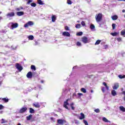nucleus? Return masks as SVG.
<instances>
[{
    "mask_svg": "<svg viewBox=\"0 0 125 125\" xmlns=\"http://www.w3.org/2000/svg\"><path fill=\"white\" fill-rule=\"evenodd\" d=\"M33 2V0H28L27 1V4H29V3H31V2Z\"/></svg>",
    "mask_w": 125,
    "mask_h": 125,
    "instance_id": "nucleus-49",
    "label": "nucleus"
},
{
    "mask_svg": "<svg viewBox=\"0 0 125 125\" xmlns=\"http://www.w3.org/2000/svg\"><path fill=\"white\" fill-rule=\"evenodd\" d=\"M121 36H125V29H124V30H122L121 32Z\"/></svg>",
    "mask_w": 125,
    "mask_h": 125,
    "instance_id": "nucleus-35",
    "label": "nucleus"
},
{
    "mask_svg": "<svg viewBox=\"0 0 125 125\" xmlns=\"http://www.w3.org/2000/svg\"><path fill=\"white\" fill-rule=\"evenodd\" d=\"M28 38L30 41H33L34 40V36L33 35H30Z\"/></svg>",
    "mask_w": 125,
    "mask_h": 125,
    "instance_id": "nucleus-27",
    "label": "nucleus"
},
{
    "mask_svg": "<svg viewBox=\"0 0 125 125\" xmlns=\"http://www.w3.org/2000/svg\"><path fill=\"white\" fill-rule=\"evenodd\" d=\"M93 91H92V90H91V92H93Z\"/></svg>",
    "mask_w": 125,
    "mask_h": 125,
    "instance_id": "nucleus-64",
    "label": "nucleus"
},
{
    "mask_svg": "<svg viewBox=\"0 0 125 125\" xmlns=\"http://www.w3.org/2000/svg\"><path fill=\"white\" fill-rule=\"evenodd\" d=\"M95 113H100V110L99 108H97L94 110Z\"/></svg>",
    "mask_w": 125,
    "mask_h": 125,
    "instance_id": "nucleus-40",
    "label": "nucleus"
},
{
    "mask_svg": "<svg viewBox=\"0 0 125 125\" xmlns=\"http://www.w3.org/2000/svg\"><path fill=\"white\" fill-rule=\"evenodd\" d=\"M90 28L91 30H94V29H95V26H94V24H91L90 26Z\"/></svg>",
    "mask_w": 125,
    "mask_h": 125,
    "instance_id": "nucleus-31",
    "label": "nucleus"
},
{
    "mask_svg": "<svg viewBox=\"0 0 125 125\" xmlns=\"http://www.w3.org/2000/svg\"><path fill=\"white\" fill-rule=\"evenodd\" d=\"M83 122L85 125H88V123H87V121H86V120H83Z\"/></svg>",
    "mask_w": 125,
    "mask_h": 125,
    "instance_id": "nucleus-42",
    "label": "nucleus"
},
{
    "mask_svg": "<svg viewBox=\"0 0 125 125\" xmlns=\"http://www.w3.org/2000/svg\"><path fill=\"white\" fill-rule=\"evenodd\" d=\"M80 115L81 116L79 117V120H83V119H85V116H84V114L83 113H81Z\"/></svg>",
    "mask_w": 125,
    "mask_h": 125,
    "instance_id": "nucleus-16",
    "label": "nucleus"
},
{
    "mask_svg": "<svg viewBox=\"0 0 125 125\" xmlns=\"http://www.w3.org/2000/svg\"><path fill=\"white\" fill-rule=\"evenodd\" d=\"M122 12L125 13V9L123 10Z\"/></svg>",
    "mask_w": 125,
    "mask_h": 125,
    "instance_id": "nucleus-57",
    "label": "nucleus"
},
{
    "mask_svg": "<svg viewBox=\"0 0 125 125\" xmlns=\"http://www.w3.org/2000/svg\"><path fill=\"white\" fill-rule=\"evenodd\" d=\"M31 70H34V71H36V66L34 65H32L31 66Z\"/></svg>",
    "mask_w": 125,
    "mask_h": 125,
    "instance_id": "nucleus-33",
    "label": "nucleus"
},
{
    "mask_svg": "<svg viewBox=\"0 0 125 125\" xmlns=\"http://www.w3.org/2000/svg\"><path fill=\"white\" fill-rule=\"evenodd\" d=\"M77 23H80V21H78Z\"/></svg>",
    "mask_w": 125,
    "mask_h": 125,
    "instance_id": "nucleus-63",
    "label": "nucleus"
},
{
    "mask_svg": "<svg viewBox=\"0 0 125 125\" xmlns=\"http://www.w3.org/2000/svg\"><path fill=\"white\" fill-rule=\"evenodd\" d=\"M103 17V16L101 13H99L98 15H96V21L97 22H101V21H102V18Z\"/></svg>",
    "mask_w": 125,
    "mask_h": 125,
    "instance_id": "nucleus-1",
    "label": "nucleus"
},
{
    "mask_svg": "<svg viewBox=\"0 0 125 125\" xmlns=\"http://www.w3.org/2000/svg\"><path fill=\"white\" fill-rule=\"evenodd\" d=\"M119 108L121 111H122V112L125 111V108L123 106H120Z\"/></svg>",
    "mask_w": 125,
    "mask_h": 125,
    "instance_id": "nucleus-26",
    "label": "nucleus"
},
{
    "mask_svg": "<svg viewBox=\"0 0 125 125\" xmlns=\"http://www.w3.org/2000/svg\"><path fill=\"white\" fill-rule=\"evenodd\" d=\"M16 10H17V11H20V8H17L16 9Z\"/></svg>",
    "mask_w": 125,
    "mask_h": 125,
    "instance_id": "nucleus-54",
    "label": "nucleus"
},
{
    "mask_svg": "<svg viewBox=\"0 0 125 125\" xmlns=\"http://www.w3.org/2000/svg\"><path fill=\"white\" fill-rule=\"evenodd\" d=\"M123 94H124V95H125V91L123 92Z\"/></svg>",
    "mask_w": 125,
    "mask_h": 125,
    "instance_id": "nucleus-58",
    "label": "nucleus"
},
{
    "mask_svg": "<svg viewBox=\"0 0 125 125\" xmlns=\"http://www.w3.org/2000/svg\"><path fill=\"white\" fill-rule=\"evenodd\" d=\"M102 91H103V92H105V87H102Z\"/></svg>",
    "mask_w": 125,
    "mask_h": 125,
    "instance_id": "nucleus-48",
    "label": "nucleus"
},
{
    "mask_svg": "<svg viewBox=\"0 0 125 125\" xmlns=\"http://www.w3.org/2000/svg\"><path fill=\"white\" fill-rule=\"evenodd\" d=\"M39 44V42L38 41H35V45H38Z\"/></svg>",
    "mask_w": 125,
    "mask_h": 125,
    "instance_id": "nucleus-51",
    "label": "nucleus"
},
{
    "mask_svg": "<svg viewBox=\"0 0 125 125\" xmlns=\"http://www.w3.org/2000/svg\"><path fill=\"white\" fill-rule=\"evenodd\" d=\"M17 15L18 16H22V15H24V12H17Z\"/></svg>",
    "mask_w": 125,
    "mask_h": 125,
    "instance_id": "nucleus-17",
    "label": "nucleus"
},
{
    "mask_svg": "<svg viewBox=\"0 0 125 125\" xmlns=\"http://www.w3.org/2000/svg\"><path fill=\"white\" fill-rule=\"evenodd\" d=\"M112 27L113 30H115V29H116V24L115 23H113L112 24Z\"/></svg>",
    "mask_w": 125,
    "mask_h": 125,
    "instance_id": "nucleus-41",
    "label": "nucleus"
},
{
    "mask_svg": "<svg viewBox=\"0 0 125 125\" xmlns=\"http://www.w3.org/2000/svg\"><path fill=\"white\" fill-rule=\"evenodd\" d=\"M67 3L68 4H72V1L71 0H67Z\"/></svg>",
    "mask_w": 125,
    "mask_h": 125,
    "instance_id": "nucleus-45",
    "label": "nucleus"
},
{
    "mask_svg": "<svg viewBox=\"0 0 125 125\" xmlns=\"http://www.w3.org/2000/svg\"><path fill=\"white\" fill-rule=\"evenodd\" d=\"M31 5L32 7H36L37 6V4L36 3L32 2L31 3Z\"/></svg>",
    "mask_w": 125,
    "mask_h": 125,
    "instance_id": "nucleus-32",
    "label": "nucleus"
},
{
    "mask_svg": "<svg viewBox=\"0 0 125 125\" xmlns=\"http://www.w3.org/2000/svg\"><path fill=\"white\" fill-rule=\"evenodd\" d=\"M15 16V14L14 12H11V13H8L7 14L6 16L7 17H13V16Z\"/></svg>",
    "mask_w": 125,
    "mask_h": 125,
    "instance_id": "nucleus-11",
    "label": "nucleus"
},
{
    "mask_svg": "<svg viewBox=\"0 0 125 125\" xmlns=\"http://www.w3.org/2000/svg\"><path fill=\"white\" fill-rule=\"evenodd\" d=\"M27 110H28L27 107H22L19 111V114H24V113L27 111Z\"/></svg>",
    "mask_w": 125,
    "mask_h": 125,
    "instance_id": "nucleus-2",
    "label": "nucleus"
},
{
    "mask_svg": "<svg viewBox=\"0 0 125 125\" xmlns=\"http://www.w3.org/2000/svg\"><path fill=\"white\" fill-rule=\"evenodd\" d=\"M111 94L113 96H116V95H117V92L115 90H113L111 91Z\"/></svg>",
    "mask_w": 125,
    "mask_h": 125,
    "instance_id": "nucleus-23",
    "label": "nucleus"
},
{
    "mask_svg": "<svg viewBox=\"0 0 125 125\" xmlns=\"http://www.w3.org/2000/svg\"><path fill=\"white\" fill-rule=\"evenodd\" d=\"M77 36H83V32H80L77 33Z\"/></svg>",
    "mask_w": 125,
    "mask_h": 125,
    "instance_id": "nucleus-37",
    "label": "nucleus"
},
{
    "mask_svg": "<svg viewBox=\"0 0 125 125\" xmlns=\"http://www.w3.org/2000/svg\"><path fill=\"white\" fill-rule=\"evenodd\" d=\"M119 32H114V33H111L110 35L112 36V37H117V36H119Z\"/></svg>",
    "mask_w": 125,
    "mask_h": 125,
    "instance_id": "nucleus-14",
    "label": "nucleus"
},
{
    "mask_svg": "<svg viewBox=\"0 0 125 125\" xmlns=\"http://www.w3.org/2000/svg\"><path fill=\"white\" fill-rule=\"evenodd\" d=\"M82 42H83V43H87L88 42V38L85 36L82 37Z\"/></svg>",
    "mask_w": 125,
    "mask_h": 125,
    "instance_id": "nucleus-4",
    "label": "nucleus"
},
{
    "mask_svg": "<svg viewBox=\"0 0 125 125\" xmlns=\"http://www.w3.org/2000/svg\"><path fill=\"white\" fill-rule=\"evenodd\" d=\"M81 27H82V26L81 25V24H79V23H77L76 26H75V27L77 28V29H80V28H81Z\"/></svg>",
    "mask_w": 125,
    "mask_h": 125,
    "instance_id": "nucleus-30",
    "label": "nucleus"
},
{
    "mask_svg": "<svg viewBox=\"0 0 125 125\" xmlns=\"http://www.w3.org/2000/svg\"><path fill=\"white\" fill-rule=\"evenodd\" d=\"M62 36H64V37H71V34L67 31H64L62 33Z\"/></svg>",
    "mask_w": 125,
    "mask_h": 125,
    "instance_id": "nucleus-10",
    "label": "nucleus"
},
{
    "mask_svg": "<svg viewBox=\"0 0 125 125\" xmlns=\"http://www.w3.org/2000/svg\"><path fill=\"white\" fill-rule=\"evenodd\" d=\"M81 25L83 26L84 27L85 26V22H84V21H82L81 22Z\"/></svg>",
    "mask_w": 125,
    "mask_h": 125,
    "instance_id": "nucleus-43",
    "label": "nucleus"
},
{
    "mask_svg": "<svg viewBox=\"0 0 125 125\" xmlns=\"http://www.w3.org/2000/svg\"><path fill=\"white\" fill-rule=\"evenodd\" d=\"M117 41L119 42H122V38L119 37L117 39Z\"/></svg>",
    "mask_w": 125,
    "mask_h": 125,
    "instance_id": "nucleus-46",
    "label": "nucleus"
},
{
    "mask_svg": "<svg viewBox=\"0 0 125 125\" xmlns=\"http://www.w3.org/2000/svg\"><path fill=\"white\" fill-rule=\"evenodd\" d=\"M1 13H2V12L1 11L0 12V14H1Z\"/></svg>",
    "mask_w": 125,
    "mask_h": 125,
    "instance_id": "nucleus-61",
    "label": "nucleus"
},
{
    "mask_svg": "<svg viewBox=\"0 0 125 125\" xmlns=\"http://www.w3.org/2000/svg\"><path fill=\"white\" fill-rule=\"evenodd\" d=\"M32 118H33V115L32 114H30L28 116L26 117L27 121H30Z\"/></svg>",
    "mask_w": 125,
    "mask_h": 125,
    "instance_id": "nucleus-20",
    "label": "nucleus"
},
{
    "mask_svg": "<svg viewBox=\"0 0 125 125\" xmlns=\"http://www.w3.org/2000/svg\"><path fill=\"white\" fill-rule=\"evenodd\" d=\"M41 83H43V80H42V81H41Z\"/></svg>",
    "mask_w": 125,
    "mask_h": 125,
    "instance_id": "nucleus-59",
    "label": "nucleus"
},
{
    "mask_svg": "<svg viewBox=\"0 0 125 125\" xmlns=\"http://www.w3.org/2000/svg\"><path fill=\"white\" fill-rule=\"evenodd\" d=\"M118 1H125V0H117Z\"/></svg>",
    "mask_w": 125,
    "mask_h": 125,
    "instance_id": "nucleus-56",
    "label": "nucleus"
},
{
    "mask_svg": "<svg viewBox=\"0 0 125 125\" xmlns=\"http://www.w3.org/2000/svg\"><path fill=\"white\" fill-rule=\"evenodd\" d=\"M101 42V41L98 40L95 43V45H97L99 44Z\"/></svg>",
    "mask_w": 125,
    "mask_h": 125,
    "instance_id": "nucleus-28",
    "label": "nucleus"
},
{
    "mask_svg": "<svg viewBox=\"0 0 125 125\" xmlns=\"http://www.w3.org/2000/svg\"><path fill=\"white\" fill-rule=\"evenodd\" d=\"M0 100H2V101L4 102V103H7V102L9 101V99H7L6 98H0Z\"/></svg>",
    "mask_w": 125,
    "mask_h": 125,
    "instance_id": "nucleus-13",
    "label": "nucleus"
},
{
    "mask_svg": "<svg viewBox=\"0 0 125 125\" xmlns=\"http://www.w3.org/2000/svg\"><path fill=\"white\" fill-rule=\"evenodd\" d=\"M34 22L32 21H29L26 24L24 25V28H28V27H30V26L34 25Z\"/></svg>",
    "mask_w": 125,
    "mask_h": 125,
    "instance_id": "nucleus-3",
    "label": "nucleus"
},
{
    "mask_svg": "<svg viewBox=\"0 0 125 125\" xmlns=\"http://www.w3.org/2000/svg\"><path fill=\"white\" fill-rule=\"evenodd\" d=\"M18 27V23H12V25H11V28L12 30H13V29H15Z\"/></svg>",
    "mask_w": 125,
    "mask_h": 125,
    "instance_id": "nucleus-8",
    "label": "nucleus"
},
{
    "mask_svg": "<svg viewBox=\"0 0 125 125\" xmlns=\"http://www.w3.org/2000/svg\"><path fill=\"white\" fill-rule=\"evenodd\" d=\"M78 95H79V96H82L83 95V93H79L78 94Z\"/></svg>",
    "mask_w": 125,
    "mask_h": 125,
    "instance_id": "nucleus-50",
    "label": "nucleus"
},
{
    "mask_svg": "<svg viewBox=\"0 0 125 125\" xmlns=\"http://www.w3.org/2000/svg\"><path fill=\"white\" fill-rule=\"evenodd\" d=\"M119 86H120L119 85V83H115L112 87L114 89H118Z\"/></svg>",
    "mask_w": 125,
    "mask_h": 125,
    "instance_id": "nucleus-15",
    "label": "nucleus"
},
{
    "mask_svg": "<svg viewBox=\"0 0 125 125\" xmlns=\"http://www.w3.org/2000/svg\"><path fill=\"white\" fill-rule=\"evenodd\" d=\"M33 106H34L35 108H40L41 107V105L39 103L33 104Z\"/></svg>",
    "mask_w": 125,
    "mask_h": 125,
    "instance_id": "nucleus-18",
    "label": "nucleus"
},
{
    "mask_svg": "<svg viewBox=\"0 0 125 125\" xmlns=\"http://www.w3.org/2000/svg\"><path fill=\"white\" fill-rule=\"evenodd\" d=\"M21 9H23V7H21Z\"/></svg>",
    "mask_w": 125,
    "mask_h": 125,
    "instance_id": "nucleus-62",
    "label": "nucleus"
},
{
    "mask_svg": "<svg viewBox=\"0 0 125 125\" xmlns=\"http://www.w3.org/2000/svg\"><path fill=\"white\" fill-rule=\"evenodd\" d=\"M58 123L56 124V125H64V120L63 119H58L57 120Z\"/></svg>",
    "mask_w": 125,
    "mask_h": 125,
    "instance_id": "nucleus-7",
    "label": "nucleus"
},
{
    "mask_svg": "<svg viewBox=\"0 0 125 125\" xmlns=\"http://www.w3.org/2000/svg\"><path fill=\"white\" fill-rule=\"evenodd\" d=\"M103 122H104V123H110V121H109L105 117L103 118Z\"/></svg>",
    "mask_w": 125,
    "mask_h": 125,
    "instance_id": "nucleus-24",
    "label": "nucleus"
},
{
    "mask_svg": "<svg viewBox=\"0 0 125 125\" xmlns=\"http://www.w3.org/2000/svg\"><path fill=\"white\" fill-rule=\"evenodd\" d=\"M26 77L28 79H32L33 78V73L31 71L28 72L26 75Z\"/></svg>",
    "mask_w": 125,
    "mask_h": 125,
    "instance_id": "nucleus-9",
    "label": "nucleus"
},
{
    "mask_svg": "<svg viewBox=\"0 0 125 125\" xmlns=\"http://www.w3.org/2000/svg\"><path fill=\"white\" fill-rule=\"evenodd\" d=\"M76 45H77V46H82V43H81L80 42H77L76 43Z\"/></svg>",
    "mask_w": 125,
    "mask_h": 125,
    "instance_id": "nucleus-36",
    "label": "nucleus"
},
{
    "mask_svg": "<svg viewBox=\"0 0 125 125\" xmlns=\"http://www.w3.org/2000/svg\"><path fill=\"white\" fill-rule=\"evenodd\" d=\"M52 22H55L56 21V19H57V17L55 15H52L51 17Z\"/></svg>",
    "mask_w": 125,
    "mask_h": 125,
    "instance_id": "nucleus-12",
    "label": "nucleus"
},
{
    "mask_svg": "<svg viewBox=\"0 0 125 125\" xmlns=\"http://www.w3.org/2000/svg\"><path fill=\"white\" fill-rule=\"evenodd\" d=\"M71 107L72 110H75V107H74L73 106H71Z\"/></svg>",
    "mask_w": 125,
    "mask_h": 125,
    "instance_id": "nucleus-53",
    "label": "nucleus"
},
{
    "mask_svg": "<svg viewBox=\"0 0 125 125\" xmlns=\"http://www.w3.org/2000/svg\"><path fill=\"white\" fill-rule=\"evenodd\" d=\"M3 108H4V106H3V105H2V104H0V110H2V109H3Z\"/></svg>",
    "mask_w": 125,
    "mask_h": 125,
    "instance_id": "nucleus-47",
    "label": "nucleus"
},
{
    "mask_svg": "<svg viewBox=\"0 0 125 125\" xmlns=\"http://www.w3.org/2000/svg\"><path fill=\"white\" fill-rule=\"evenodd\" d=\"M29 113H30V114H34L35 113V109L30 107L29 108Z\"/></svg>",
    "mask_w": 125,
    "mask_h": 125,
    "instance_id": "nucleus-21",
    "label": "nucleus"
},
{
    "mask_svg": "<svg viewBox=\"0 0 125 125\" xmlns=\"http://www.w3.org/2000/svg\"><path fill=\"white\" fill-rule=\"evenodd\" d=\"M37 2L38 4H40V5H43V4H44L42 0H37Z\"/></svg>",
    "mask_w": 125,
    "mask_h": 125,
    "instance_id": "nucleus-19",
    "label": "nucleus"
},
{
    "mask_svg": "<svg viewBox=\"0 0 125 125\" xmlns=\"http://www.w3.org/2000/svg\"><path fill=\"white\" fill-rule=\"evenodd\" d=\"M2 77L1 76H0V86L1 85V84L2 83Z\"/></svg>",
    "mask_w": 125,
    "mask_h": 125,
    "instance_id": "nucleus-38",
    "label": "nucleus"
},
{
    "mask_svg": "<svg viewBox=\"0 0 125 125\" xmlns=\"http://www.w3.org/2000/svg\"><path fill=\"white\" fill-rule=\"evenodd\" d=\"M16 67L18 70H19V72H21L23 70V67L21 66L19 63H17L16 64Z\"/></svg>",
    "mask_w": 125,
    "mask_h": 125,
    "instance_id": "nucleus-5",
    "label": "nucleus"
},
{
    "mask_svg": "<svg viewBox=\"0 0 125 125\" xmlns=\"http://www.w3.org/2000/svg\"><path fill=\"white\" fill-rule=\"evenodd\" d=\"M124 101H125V96L124 97Z\"/></svg>",
    "mask_w": 125,
    "mask_h": 125,
    "instance_id": "nucleus-60",
    "label": "nucleus"
},
{
    "mask_svg": "<svg viewBox=\"0 0 125 125\" xmlns=\"http://www.w3.org/2000/svg\"><path fill=\"white\" fill-rule=\"evenodd\" d=\"M64 29L65 31H70V29H69V26H65Z\"/></svg>",
    "mask_w": 125,
    "mask_h": 125,
    "instance_id": "nucleus-44",
    "label": "nucleus"
},
{
    "mask_svg": "<svg viewBox=\"0 0 125 125\" xmlns=\"http://www.w3.org/2000/svg\"><path fill=\"white\" fill-rule=\"evenodd\" d=\"M74 103L70 104V107L74 106Z\"/></svg>",
    "mask_w": 125,
    "mask_h": 125,
    "instance_id": "nucleus-52",
    "label": "nucleus"
},
{
    "mask_svg": "<svg viewBox=\"0 0 125 125\" xmlns=\"http://www.w3.org/2000/svg\"><path fill=\"white\" fill-rule=\"evenodd\" d=\"M1 121H2V122H1V124H5V123H7V121H5L3 119H2Z\"/></svg>",
    "mask_w": 125,
    "mask_h": 125,
    "instance_id": "nucleus-39",
    "label": "nucleus"
},
{
    "mask_svg": "<svg viewBox=\"0 0 125 125\" xmlns=\"http://www.w3.org/2000/svg\"><path fill=\"white\" fill-rule=\"evenodd\" d=\"M111 18L112 20H118V16L117 15H114L111 17Z\"/></svg>",
    "mask_w": 125,
    "mask_h": 125,
    "instance_id": "nucleus-22",
    "label": "nucleus"
},
{
    "mask_svg": "<svg viewBox=\"0 0 125 125\" xmlns=\"http://www.w3.org/2000/svg\"><path fill=\"white\" fill-rule=\"evenodd\" d=\"M81 91L82 92H83V93H86V89H85V88H82L81 89Z\"/></svg>",
    "mask_w": 125,
    "mask_h": 125,
    "instance_id": "nucleus-29",
    "label": "nucleus"
},
{
    "mask_svg": "<svg viewBox=\"0 0 125 125\" xmlns=\"http://www.w3.org/2000/svg\"><path fill=\"white\" fill-rule=\"evenodd\" d=\"M119 79H125V75H120L118 76Z\"/></svg>",
    "mask_w": 125,
    "mask_h": 125,
    "instance_id": "nucleus-34",
    "label": "nucleus"
},
{
    "mask_svg": "<svg viewBox=\"0 0 125 125\" xmlns=\"http://www.w3.org/2000/svg\"><path fill=\"white\" fill-rule=\"evenodd\" d=\"M103 84H104V86H105L107 90H109V86H108V85H107V83L105 82H103Z\"/></svg>",
    "mask_w": 125,
    "mask_h": 125,
    "instance_id": "nucleus-25",
    "label": "nucleus"
},
{
    "mask_svg": "<svg viewBox=\"0 0 125 125\" xmlns=\"http://www.w3.org/2000/svg\"><path fill=\"white\" fill-rule=\"evenodd\" d=\"M69 100H70V99H67L66 101L64 102V104H63L64 108H65V109H67V110H69V107L67 106V105H69V103H68V101H69Z\"/></svg>",
    "mask_w": 125,
    "mask_h": 125,
    "instance_id": "nucleus-6",
    "label": "nucleus"
},
{
    "mask_svg": "<svg viewBox=\"0 0 125 125\" xmlns=\"http://www.w3.org/2000/svg\"><path fill=\"white\" fill-rule=\"evenodd\" d=\"M91 77H92V75H88L87 76V78H91Z\"/></svg>",
    "mask_w": 125,
    "mask_h": 125,
    "instance_id": "nucleus-55",
    "label": "nucleus"
}]
</instances>
